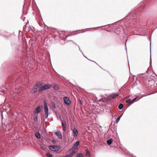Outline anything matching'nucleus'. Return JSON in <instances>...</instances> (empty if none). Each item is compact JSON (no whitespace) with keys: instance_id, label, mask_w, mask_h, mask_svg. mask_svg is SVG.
Listing matches in <instances>:
<instances>
[{"instance_id":"nucleus-1","label":"nucleus","mask_w":157,"mask_h":157,"mask_svg":"<svg viewBox=\"0 0 157 157\" xmlns=\"http://www.w3.org/2000/svg\"><path fill=\"white\" fill-rule=\"evenodd\" d=\"M16 73L15 71L11 73L9 77L10 81H9L8 82H13L19 78V75L18 74H17Z\"/></svg>"},{"instance_id":"nucleus-2","label":"nucleus","mask_w":157,"mask_h":157,"mask_svg":"<svg viewBox=\"0 0 157 157\" xmlns=\"http://www.w3.org/2000/svg\"><path fill=\"white\" fill-rule=\"evenodd\" d=\"M148 76L146 79V82L147 84H149L151 86L153 85L155 83V78L154 76L150 75V74H148Z\"/></svg>"},{"instance_id":"nucleus-3","label":"nucleus","mask_w":157,"mask_h":157,"mask_svg":"<svg viewBox=\"0 0 157 157\" xmlns=\"http://www.w3.org/2000/svg\"><path fill=\"white\" fill-rule=\"evenodd\" d=\"M44 108L45 113V118L47 119L48 118L49 114V110L47 104L45 100L44 101Z\"/></svg>"},{"instance_id":"nucleus-4","label":"nucleus","mask_w":157,"mask_h":157,"mask_svg":"<svg viewBox=\"0 0 157 157\" xmlns=\"http://www.w3.org/2000/svg\"><path fill=\"white\" fill-rule=\"evenodd\" d=\"M49 148L53 151H58L60 150V147L57 145H50L48 146Z\"/></svg>"},{"instance_id":"nucleus-5","label":"nucleus","mask_w":157,"mask_h":157,"mask_svg":"<svg viewBox=\"0 0 157 157\" xmlns=\"http://www.w3.org/2000/svg\"><path fill=\"white\" fill-rule=\"evenodd\" d=\"M64 103L67 105H69L71 104V101L70 99L67 96H65L63 98Z\"/></svg>"},{"instance_id":"nucleus-6","label":"nucleus","mask_w":157,"mask_h":157,"mask_svg":"<svg viewBox=\"0 0 157 157\" xmlns=\"http://www.w3.org/2000/svg\"><path fill=\"white\" fill-rule=\"evenodd\" d=\"M72 134L73 136L75 138L77 137L78 134V131L76 128H73L72 130Z\"/></svg>"},{"instance_id":"nucleus-7","label":"nucleus","mask_w":157,"mask_h":157,"mask_svg":"<svg viewBox=\"0 0 157 157\" xmlns=\"http://www.w3.org/2000/svg\"><path fill=\"white\" fill-rule=\"evenodd\" d=\"M148 17V14H144L142 15H140L139 17V20L140 21H142V20H146L147 18Z\"/></svg>"},{"instance_id":"nucleus-8","label":"nucleus","mask_w":157,"mask_h":157,"mask_svg":"<svg viewBox=\"0 0 157 157\" xmlns=\"http://www.w3.org/2000/svg\"><path fill=\"white\" fill-rule=\"evenodd\" d=\"M61 125L63 131L65 132L66 131L67 124L66 122H63V120H61Z\"/></svg>"},{"instance_id":"nucleus-9","label":"nucleus","mask_w":157,"mask_h":157,"mask_svg":"<svg viewBox=\"0 0 157 157\" xmlns=\"http://www.w3.org/2000/svg\"><path fill=\"white\" fill-rule=\"evenodd\" d=\"M55 134L57 136L58 138L60 139H62V136L61 132L59 130L58 131L56 132Z\"/></svg>"},{"instance_id":"nucleus-10","label":"nucleus","mask_w":157,"mask_h":157,"mask_svg":"<svg viewBox=\"0 0 157 157\" xmlns=\"http://www.w3.org/2000/svg\"><path fill=\"white\" fill-rule=\"evenodd\" d=\"M42 106L41 105H39L37 108H36L35 111L34 113L35 114H38L39 113L40 111H41V107Z\"/></svg>"},{"instance_id":"nucleus-11","label":"nucleus","mask_w":157,"mask_h":157,"mask_svg":"<svg viewBox=\"0 0 157 157\" xmlns=\"http://www.w3.org/2000/svg\"><path fill=\"white\" fill-rule=\"evenodd\" d=\"M13 49L14 50V51L16 53H17L19 50V46L16 44L12 45Z\"/></svg>"},{"instance_id":"nucleus-12","label":"nucleus","mask_w":157,"mask_h":157,"mask_svg":"<svg viewBox=\"0 0 157 157\" xmlns=\"http://www.w3.org/2000/svg\"><path fill=\"white\" fill-rule=\"evenodd\" d=\"M148 73V71H146L145 72L143 73H141L139 75H138L137 77H143V78H144L145 76H146V75H145L146 74H147Z\"/></svg>"},{"instance_id":"nucleus-13","label":"nucleus","mask_w":157,"mask_h":157,"mask_svg":"<svg viewBox=\"0 0 157 157\" xmlns=\"http://www.w3.org/2000/svg\"><path fill=\"white\" fill-rule=\"evenodd\" d=\"M119 95L118 94H117V93H113L111 94L110 96L112 98H116Z\"/></svg>"},{"instance_id":"nucleus-14","label":"nucleus","mask_w":157,"mask_h":157,"mask_svg":"<svg viewBox=\"0 0 157 157\" xmlns=\"http://www.w3.org/2000/svg\"><path fill=\"white\" fill-rule=\"evenodd\" d=\"M37 91V88L35 87H34L31 90V92L32 94H33L35 93Z\"/></svg>"},{"instance_id":"nucleus-15","label":"nucleus","mask_w":157,"mask_h":157,"mask_svg":"<svg viewBox=\"0 0 157 157\" xmlns=\"http://www.w3.org/2000/svg\"><path fill=\"white\" fill-rule=\"evenodd\" d=\"M43 85V83L42 82H37L35 85V86L37 87V88H38L40 87V86H42Z\"/></svg>"},{"instance_id":"nucleus-16","label":"nucleus","mask_w":157,"mask_h":157,"mask_svg":"<svg viewBox=\"0 0 157 157\" xmlns=\"http://www.w3.org/2000/svg\"><path fill=\"white\" fill-rule=\"evenodd\" d=\"M52 87L55 90H59V86L57 84H54Z\"/></svg>"},{"instance_id":"nucleus-17","label":"nucleus","mask_w":157,"mask_h":157,"mask_svg":"<svg viewBox=\"0 0 157 157\" xmlns=\"http://www.w3.org/2000/svg\"><path fill=\"white\" fill-rule=\"evenodd\" d=\"M76 44L78 46V48H79V50H80V51L82 53V54H83V56H84V57H86V58L87 59H88V60L90 61H92V62H94V63H95L97 65H98V63H96L95 61H92V60H90V59H88L87 57H86V56H84V55H83V52L80 49V47L79 46V45H78L76 44Z\"/></svg>"},{"instance_id":"nucleus-18","label":"nucleus","mask_w":157,"mask_h":157,"mask_svg":"<svg viewBox=\"0 0 157 157\" xmlns=\"http://www.w3.org/2000/svg\"><path fill=\"white\" fill-rule=\"evenodd\" d=\"M46 90V89L45 86L44 85H43L40 87V89L38 91L39 92H40Z\"/></svg>"},{"instance_id":"nucleus-19","label":"nucleus","mask_w":157,"mask_h":157,"mask_svg":"<svg viewBox=\"0 0 157 157\" xmlns=\"http://www.w3.org/2000/svg\"><path fill=\"white\" fill-rule=\"evenodd\" d=\"M78 150V149L77 148H75L72 151V152L71 153V155L72 156L74 155L76 153H77V151Z\"/></svg>"},{"instance_id":"nucleus-20","label":"nucleus","mask_w":157,"mask_h":157,"mask_svg":"<svg viewBox=\"0 0 157 157\" xmlns=\"http://www.w3.org/2000/svg\"><path fill=\"white\" fill-rule=\"evenodd\" d=\"M113 140L112 138L107 140L106 143L108 145H111L113 143Z\"/></svg>"},{"instance_id":"nucleus-21","label":"nucleus","mask_w":157,"mask_h":157,"mask_svg":"<svg viewBox=\"0 0 157 157\" xmlns=\"http://www.w3.org/2000/svg\"><path fill=\"white\" fill-rule=\"evenodd\" d=\"M85 155L88 157H90L91 154L89 151L88 149H86Z\"/></svg>"},{"instance_id":"nucleus-22","label":"nucleus","mask_w":157,"mask_h":157,"mask_svg":"<svg viewBox=\"0 0 157 157\" xmlns=\"http://www.w3.org/2000/svg\"><path fill=\"white\" fill-rule=\"evenodd\" d=\"M44 86L46 90L49 89L52 87V86L49 84H45Z\"/></svg>"},{"instance_id":"nucleus-23","label":"nucleus","mask_w":157,"mask_h":157,"mask_svg":"<svg viewBox=\"0 0 157 157\" xmlns=\"http://www.w3.org/2000/svg\"><path fill=\"white\" fill-rule=\"evenodd\" d=\"M35 135L37 139H39L41 138L40 134L39 132H36Z\"/></svg>"},{"instance_id":"nucleus-24","label":"nucleus","mask_w":157,"mask_h":157,"mask_svg":"<svg viewBox=\"0 0 157 157\" xmlns=\"http://www.w3.org/2000/svg\"><path fill=\"white\" fill-rule=\"evenodd\" d=\"M123 113H123L120 116H119L116 119V123H118V122H119V121H120V120L121 118V117H122V116L123 115Z\"/></svg>"},{"instance_id":"nucleus-25","label":"nucleus","mask_w":157,"mask_h":157,"mask_svg":"<svg viewBox=\"0 0 157 157\" xmlns=\"http://www.w3.org/2000/svg\"><path fill=\"white\" fill-rule=\"evenodd\" d=\"M51 104L52 105V107L54 109H55L56 108V105L54 102L52 101H51Z\"/></svg>"},{"instance_id":"nucleus-26","label":"nucleus","mask_w":157,"mask_h":157,"mask_svg":"<svg viewBox=\"0 0 157 157\" xmlns=\"http://www.w3.org/2000/svg\"><path fill=\"white\" fill-rule=\"evenodd\" d=\"M124 107V105L122 103H120L118 106V108L121 110Z\"/></svg>"},{"instance_id":"nucleus-27","label":"nucleus","mask_w":157,"mask_h":157,"mask_svg":"<svg viewBox=\"0 0 157 157\" xmlns=\"http://www.w3.org/2000/svg\"><path fill=\"white\" fill-rule=\"evenodd\" d=\"M79 144H80V141H77L74 144L73 146L74 147H77L79 145Z\"/></svg>"},{"instance_id":"nucleus-28","label":"nucleus","mask_w":157,"mask_h":157,"mask_svg":"<svg viewBox=\"0 0 157 157\" xmlns=\"http://www.w3.org/2000/svg\"><path fill=\"white\" fill-rule=\"evenodd\" d=\"M47 157H52L53 155L49 152H48L46 154Z\"/></svg>"},{"instance_id":"nucleus-29","label":"nucleus","mask_w":157,"mask_h":157,"mask_svg":"<svg viewBox=\"0 0 157 157\" xmlns=\"http://www.w3.org/2000/svg\"><path fill=\"white\" fill-rule=\"evenodd\" d=\"M77 157H83L84 156L82 153H78L76 155Z\"/></svg>"},{"instance_id":"nucleus-30","label":"nucleus","mask_w":157,"mask_h":157,"mask_svg":"<svg viewBox=\"0 0 157 157\" xmlns=\"http://www.w3.org/2000/svg\"><path fill=\"white\" fill-rule=\"evenodd\" d=\"M126 103L129 104H131V99L130 98H128L125 100Z\"/></svg>"},{"instance_id":"nucleus-31","label":"nucleus","mask_w":157,"mask_h":157,"mask_svg":"<svg viewBox=\"0 0 157 157\" xmlns=\"http://www.w3.org/2000/svg\"><path fill=\"white\" fill-rule=\"evenodd\" d=\"M33 120L35 121H38V117L37 116H35L33 117Z\"/></svg>"},{"instance_id":"nucleus-32","label":"nucleus","mask_w":157,"mask_h":157,"mask_svg":"<svg viewBox=\"0 0 157 157\" xmlns=\"http://www.w3.org/2000/svg\"><path fill=\"white\" fill-rule=\"evenodd\" d=\"M0 35L3 36L6 39H7L8 38V36H6L5 35H3L1 34L0 33Z\"/></svg>"},{"instance_id":"nucleus-33","label":"nucleus","mask_w":157,"mask_h":157,"mask_svg":"<svg viewBox=\"0 0 157 157\" xmlns=\"http://www.w3.org/2000/svg\"><path fill=\"white\" fill-rule=\"evenodd\" d=\"M105 100L106 101H109L111 100V98H110L109 97H106L105 98Z\"/></svg>"},{"instance_id":"nucleus-34","label":"nucleus","mask_w":157,"mask_h":157,"mask_svg":"<svg viewBox=\"0 0 157 157\" xmlns=\"http://www.w3.org/2000/svg\"><path fill=\"white\" fill-rule=\"evenodd\" d=\"M72 156L71 155V154L68 155H65L64 157H71Z\"/></svg>"},{"instance_id":"nucleus-35","label":"nucleus","mask_w":157,"mask_h":157,"mask_svg":"<svg viewBox=\"0 0 157 157\" xmlns=\"http://www.w3.org/2000/svg\"><path fill=\"white\" fill-rule=\"evenodd\" d=\"M56 74H57L58 75H59V76H60V77H62L64 79H65V80H66V78H64V77H63V76H61V75H59V74H58V73H57V72H56Z\"/></svg>"},{"instance_id":"nucleus-36","label":"nucleus","mask_w":157,"mask_h":157,"mask_svg":"<svg viewBox=\"0 0 157 157\" xmlns=\"http://www.w3.org/2000/svg\"><path fill=\"white\" fill-rule=\"evenodd\" d=\"M75 147H74L73 146V147H72L71 149H70L69 150V151H71V150H73L75 148Z\"/></svg>"},{"instance_id":"nucleus-37","label":"nucleus","mask_w":157,"mask_h":157,"mask_svg":"<svg viewBox=\"0 0 157 157\" xmlns=\"http://www.w3.org/2000/svg\"><path fill=\"white\" fill-rule=\"evenodd\" d=\"M138 98V96H137L136 97V98H134L133 99H134V100H135V101H136L137 100V99Z\"/></svg>"},{"instance_id":"nucleus-38","label":"nucleus","mask_w":157,"mask_h":157,"mask_svg":"<svg viewBox=\"0 0 157 157\" xmlns=\"http://www.w3.org/2000/svg\"><path fill=\"white\" fill-rule=\"evenodd\" d=\"M40 147H41V148L43 150H45V148L43 146H40Z\"/></svg>"},{"instance_id":"nucleus-39","label":"nucleus","mask_w":157,"mask_h":157,"mask_svg":"<svg viewBox=\"0 0 157 157\" xmlns=\"http://www.w3.org/2000/svg\"><path fill=\"white\" fill-rule=\"evenodd\" d=\"M135 100H134V99H132V100H131V103H133L134 102H135Z\"/></svg>"},{"instance_id":"nucleus-40","label":"nucleus","mask_w":157,"mask_h":157,"mask_svg":"<svg viewBox=\"0 0 157 157\" xmlns=\"http://www.w3.org/2000/svg\"><path fill=\"white\" fill-rule=\"evenodd\" d=\"M21 18L22 19V20H23V21H25V17H24L23 18L22 17V16H21Z\"/></svg>"},{"instance_id":"nucleus-41","label":"nucleus","mask_w":157,"mask_h":157,"mask_svg":"<svg viewBox=\"0 0 157 157\" xmlns=\"http://www.w3.org/2000/svg\"><path fill=\"white\" fill-rule=\"evenodd\" d=\"M52 142L53 143H55L56 142V140L54 139H53Z\"/></svg>"},{"instance_id":"nucleus-42","label":"nucleus","mask_w":157,"mask_h":157,"mask_svg":"<svg viewBox=\"0 0 157 157\" xmlns=\"http://www.w3.org/2000/svg\"><path fill=\"white\" fill-rule=\"evenodd\" d=\"M151 56H150V66H151Z\"/></svg>"},{"instance_id":"nucleus-43","label":"nucleus","mask_w":157,"mask_h":157,"mask_svg":"<svg viewBox=\"0 0 157 157\" xmlns=\"http://www.w3.org/2000/svg\"><path fill=\"white\" fill-rule=\"evenodd\" d=\"M127 40H128V39L127 38L126 39V41H125V44L126 45V42L127 41Z\"/></svg>"},{"instance_id":"nucleus-44","label":"nucleus","mask_w":157,"mask_h":157,"mask_svg":"<svg viewBox=\"0 0 157 157\" xmlns=\"http://www.w3.org/2000/svg\"><path fill=\"white\" fill-rule=\"evenodd\" d=\"M142 98V97H140L138 98V100H139V99H140Z\"/></svg>"},{"instance_id":"nucleus-45","label":"nucleus","mask_w":157,"mask_h":157,"mask_svg":"<svg viewBox=\"0 0 157 157\" xmlns=\"http://www.w3.org/2000/svg\"><path fill=\"white\" fill-rule=\"evenodd\" d=\"M55 113L56 114H56H57V112H56V111H55Z\"/></svg>"},{"instance_id":"nucleus-46","label":"nucleus","mask_w":157,"mask_h":157,"mask_svg":"<svg viewBox=\"0 0 157 157\" xmlns=\"http://www.w3.org/2000/svg\"><path fill=\"white\" fill-rule=\"evenodd\" d=\"M45 119H44L43 120V122H45Z\"/></svg>"},{"instance_id":"nucleus-47","label":"nucleus","mask_w":157,"mask_h":157,"mask_svg":"<svg viewBox=\"0 0 157 157\" xmlns=\"http://www.w3.org/2000/svg\"><path fill=\"white\" fill-rule=\"evenodd\" d=\"M118 33H120V31H117Z\"/></svg>"},{"instance_id":"nucleus-48","label":"nucleus","mask_w":157,"mask_h":157,"mask_svg":"<svg viewBox=\"0 0 157 157\" xmlns=\"http://www.w3.org/2000/svg\"><path fill=\"white\" fill-rule=\"evenodd\" d=\"M1 116H2V118H3V117H2V114H1Z\"/></svg>"},{"instance_id":"nucleus-49","label":"nucleus","mask_w":157,"mask_h":157,"mask_svg":"<svg viewBox=\"0 0 157 157\" xmlns=\"http://www.w3.org/2000/svg\"><path fill=\"white\" fill-rule=\"evenodd\" d=\"M86 31H83V32H81V33L84 32H86Z\"/></svg>"},{"instance_id":"nucleus-50","label":"nucleus","mask_w":157,"mask_h":157,"mask_svg":"<svg viewBox=\"0 0 157 157\" xmlns=\"http://www.w3.org/2000/svg\"><path fill=\"white\" fill-rule=\"evenodd\" d=\"M90 28L89 29H94V28Z\"/></svg>"},{"instance_id":"nucleus-51","label":"nucleus","mask_w":157,"mask_h":157,"mask_svg":"<svg viewBox=\"0 0 157 157\" xmlns=\"http://www.w3.org/2000/svg\"><path fill=\"white\" fill-rule=\"evenodd\" d=\"M152 0L154 1H157V0Z\"/></svg>"},{"instance_id":"nucleus-52","label":"nucleus","mask_w":157,"mask_h":157,"mask_svg":"<svg viewBox=\"0 0 157 157\" xmlns=\"http://www.w3.org/2000/svg\"><path fill=\"white\" fill-rule=\"evenodd\" d=\"M140 35V36H143V35Z\"/></svg>"},{"instance_id":"nucleus-53","label":"nucleus","mask_w":157,"mask_h":157,"mask_svg":"<svg viewBox=\"0 0 157 157\" xmlns=\"http://www.w3.org/2000/svg\"><path fill=\"white\" fill-rule=\"evenodd\" d=\"M106 25H103V26H105Z\"/></svg>"},{"instance_id":"nucleus-54","label":"nucleus","mask_w":157,"mask_h":157,"mask_svg":"<svg viewBox=\"0 0 157 157\" xmlns=\"http://www.w3.org/2000/svg\"><path fill=\"white\" fill-rule=\"evenodd\" d=\"M69 41H72V40H69Z\"/></svg>"},{"instance_id":"nucleus-55","label":"nucleus","mask_w":157,"mask_h":157,"mask_svg":"<svg viewBox=\"0 0 157 157\" xmlns=\"http://www.w3.org/2000/svg\"><path fill=\"white\" fill-rule=\"evenodd\" d=\"M147 96L146 95H144V96Z\"/></svg>"},{"instance_id":"nucleus-56","label":"nucleus","mask_w":157,"mask_h":157,"mask_svg":"<svg viewBox=\"0 0 157 157\" xmlns=\"http://www.w3.org/2000/svg\"><path fill=\"white\" fill-rule=\"evenodd\" d=\"M138 11V12H140V11L139 10Z\"/></svg>"},{"instance_id":"nucleus-57","label":"nucleus","mask_w":157,"mask_h":157,"mask_svg":"<svg viewBox=\"0 0 157 157\" xmlns=\"http://www.w3.org/2000/svg\"><path fill=\"white\" fill-rule=\"evenodd\" d=\"M114 113H115V115H116V113L115 112Z\"/></svg>"},{"instance_id":"nucleus-58","label":"nucleus","mask_w":157,"mask_h":157,"mask_svg":"<svg viewBox=\"0 0 157 157\" xmlns=\"http://www.w3.org/2000/svg\"><path fill=\"white\" fill-rule=\"evenodd\" d=\"M101 26H99V27H101Z\"/></svg>"}]
</instances>
